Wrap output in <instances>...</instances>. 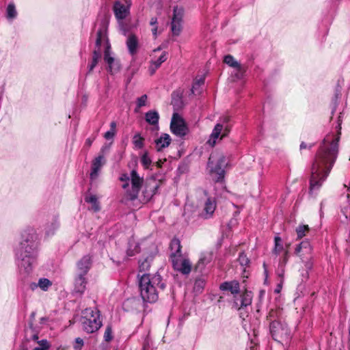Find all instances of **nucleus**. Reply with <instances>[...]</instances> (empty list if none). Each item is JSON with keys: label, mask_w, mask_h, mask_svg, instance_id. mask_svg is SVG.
<instances>
[{"label": "nucleus", "mask_w": 350, "mask_h": 350, "mask_svg": "<svg viewBox=\"0 0 350 350\" xmlns=\"http://www.w3.org/2000/svg\"><path fill=\"white\" fill-rule=\"evenodd\" d=\"M342 113H340L335 133H328L321 142L315 154L311 167L310 180V192L315 193L319 190L328 177L337 159L341 135Z\"/></svg>", "instance_id": "nucleus-1"}, {"label": "nucleus", "mask_w": 350, "mask_h": 350, "mask_svg": "<svg viewBox=\"0 0 350 350\" xmlns=\"http://www.w3.org/2000/svg\"><path fill=\"white\" fill-rule=\"evenodd\" d=\"M40 241L33 228H27L21 234V241L14 249L19 275L25 280L32 273L37 264Z\"/></svg>", "instance_id": "nucleus-2"}, {"label": "nucleus", "mask_w": 350, "mask_h": 350, "mask_svg": "<svg viewBox=\"0 0 350 350\" xmlns=\"http://www.w3.org/2000/svg\"><path fill=\"white\" fill-rule=\"evenodd\" d=\"M139 288L144 302L154 303L158 299L159 291L165 288V283L158 273L153 275L144 273L139 278Z\"/></svg>", "instance_id": "nucleus-3"}, {"label": "nucleus", "mask_w": 350, "mask_h": 350, "mask_svg": "<svg viewBox=\"0 0 350 350\" xmlns=\"http://www.w3.org/2000/svg\"><path fill=\"white\" fill-rule=\"evenodd\" d=\"M81 324L83 329L88 334L98 330L102 326L100 311L96 308H85L83 311Z\"/></svg>", "instance_id": "nucleus-4"}, {"label": "nucleus", "mask_w": 350, "mask_h": 350, "mask_svg": "<svg viewBox=\"0 0 350 350\" xmlns=\"http://www.w3.org/2000/svg\"><path fill=\"white\" fill-rule=\"evenodd\" d=\"M107 21L103 19L101 21L100 27L97 31L96 39V47L99 48L103 44L105 46L104 61L109 66L117 59L112 55L111 45L107 38Z\"/></svg>", "instance_id": "nucleus-5"}, {"label": "nucleus", "mask_w": 350, "mask_h": 350, "mask_svg": "<svg viewBox=\"0 0 350 350\" xmlns=\"http://www.w3.org/2000/svg\"><path fill=\"white\" fill-rule=\"evenodd\" d=\"M226 157L222 154L216 157L212 154L208 161V167L210 168V174L215 182H222L224 178V168L227 166Z\"/></svg>", "instance_id": "nucleus-6"}, {"label": "nucleus", "mask_w": 350, "mask_h": 350, "mask_svg": "<svg viewBox=\"0 0 350 350\" xmlns=\"http://www.w3.org/2000/svg\"><path fill=\"white\" fill-rule=\"evenodd\" d=\"M116 1L113 6V11L118 22L120 29L122 34L126 36L128 33L127 28L124 26L123 20L130 14V8L131 5V0Z\"/></svg>", "instance_id": "nucleus-7"}, {"label": "nucleus", "mask_w": 350, "mask_h": 350, "mask_svg": "<svg viewBox=\"0 0 350 350\" xmlns=\"http://www.w3.org/2000/svg\"><path fill=\"white\" fill-rule=\"evenodd\" d=\"M131 188L128 189L126 193V200H135L137 198L139 192L141 189L143 178H141L137 171L133 170L131 172Z\"/></svg>", "instance_id": "nucleus-8"}, {"label": "nucleus", "mask_w": 350, "mask_h": 350, "mask_svg": "<svg viewBox=\"0 0 350 350\" xmlns=\"http://www.w3.org/2000/svg\"><path fill=\"white\" fill-rule=\"evenodd\" d=\"M174 269L183 275H189L191 271V263L189 259L183 258L182 255L172 256L171 258Z\"/></svg>", "instance_id": "nucleus-9"}, {"label": "nucleus", "mask_w": 350, "mask_h": 350, "mask_svg": "<svg viewBox=\"0 0 350 350\" xmlns=\"http://www.w3.org/2000/svg\"><path fill=\"white\" fill-rule=\"evenodd\" d=\"M231 129V126L230 124H223L217 123L209 139L207 141V144L209 146H213L216 143V140L221 135V138L226 137L230 133Z\"/></svg>", "instance_id": "nucleus-10"}, {"label": "nucleus", "mask_w": 350, "mask_h": 350, "mask_svg": "<svg viewBox=\"0 0 350 350\" xmlns=\"http://www.w3.org/2000/svg\"><path fill=\"white\" fill-rule=\"evenodd\" d=\"M231 129V126L230 124H223L217 123L209 139L207 141V144L209 146H213L216 143V140L221 135V138L226 137L230 133Z\"/></svg>", "instance_id": "nucleus-11"}, {"label": "nucleus", "mask_w": 350, "mask_h": 350, "mask_svg": "<svg viewBox=\"0 0 350 350\" xmlns=\"http://www.w3.org/2000/svg\"><path fill=\"white\" fill-rule=\"evenodd\" d=\"M269 329L273 338L277 341H280L288 335V329L286 325L282 324L278 321L271 322Z\"/></svg>", "instance_id": "nucleus-12"}, {"label": "nucleus", "mask_w": 350, "mask_h": 350, "mask_svg": "<svg viewBox=\"0 0 350 350\" xmlns=\"http://www.w3.org/2000/svg\"><path fill=\"white\" fill-rule=\"evenodd\" d=\"M170 130L173 134L178 137H183L187 134V127L183 120L176 113L172 116Z\"/></svg>", "instance_id": "nucleus-13"}, {"label": "nucleus", "mask_w": 350, "mask_h": 350, "mask_svg": "<svg viewBox=\"0 0 350 350\" xmlns=\"http://www.w3.org/2000/svg\"><path fill=\"white\" fill-rule=\"evenodd\" d=\"M312 252V247L308 240H304L296 245L295 254L299 256L303 260L304 258L308 259Z\"/></svg>", "instance_id": "nucleus-14"}, {"label": "nucleus", "mask_w": 350, "mask_h": 350, "mask_svg": "<svg viewBox=\"0 0 350 350\" xmlns=\"http://www.w3.org/2000/svg\"><path fill=\"white\" fill-rule=\"evenodd\" d=\"M59 226L58 216L53 215L49 217L44 228L46 237L53 236Z\"/></svg>", "instance_id": "nucleus-15"}, {"label": "nucleus", "mask_w": 350, "mask_h": 350, "mask_svg": "<svg viewBox=\"0 0 350 350\" xmlns=\"http://www.w3.org/2000/svg\"><path fill=\"white\" fill-rule=\"evenodd\" d=\"M219 289L224 292H230L236 297L240 293V284L237 280L226 281L219 285Z\"/></svg>", "instance_id": "nucleus-16"}, {"label": "nucleus", "mask_w": 350, "mask_h": 350, "mask_svg": "<svg viewBox=\"0 0 350 350\" xmlns=\"http://www.w3.org/2000/svg\"><path fill=\"white\" fill-rule=\"evenodd\" d=\"M213 252H205L201 254L200 258L195 267L197 271L202 273L205 267L211 262L213 259Z\"/></svg>", "instance_id": "nucleus-17"}, {"label": "nucleus", "mask_w": 350, "mask_h": 350, "mask_svg": "<svg viewBox=\"0 0 350 350\" xmlns=\"http://www.w3.org/2000/svg\"><path fill=\"white\" fill-rule=\"evenodd\" d=\"M217 206L216 200L213 198H208L204 203V210L201 214L204 219H210L213 217Z\"/></svg>", "instance_id": "nucleus-18"}, {"label": "nucleus", "mask_w": 350, "mask_h": 350, "mask_svg": "<svg viewBox=\"0 0 350 350\" xmlns=\"http://www.w3.org/2000/svg\"><path fill=\"white\" fill-rule=\"evenodd\" d=\"M104 163L105 159L103 155H99L92 161V169L90 174L91 180H96L98 178L99 171Z\"/></svg>", "instance_id": "nucleus-19"}, {"label": "nucleus", "mask_w": 350, "mask_h": 350, "mask_svg": "<svg viewBox=\"0 0 350 350\" xmlns=\"http://www.w3.org/2000/svg\"><path fill=\"white\" fill-rule=\"evenodd\" d=\"M92 265V259L89 255L83 256L77 262V273L86 275Z\"/></svg>", "instance_id": "nucleus-20"}, {"label": "nucleus", "mask_w": 350, "mask_h": 350, "mask_svg": "<svg viewBox=\"0 0 350 350\" xmlns=\"http://www.w3.org/2000/svg\"><path fill=\"white\" fill-rule=\"evenodd\" d=\"M126 44L128 49V51L131 55H135L137 54L139 47V42L135 35H129L127 38Z\"/></svg>", "instance_id": "nucleus-21"}, {"label": "nucleus", "mask_w": 350, "mask_h": 350, "mask_svg": "<svg viewBox=\"0 0 350 350\" xmlns=\"http://www.w3.org/2000/svg\"><path fill=\"white\" fill-rule=\"evenodd\" d=\"M85 275L77 273V277L75 280V291L76 293L82 294L85 291L87 284Z\"/></svg>", "instance_id": "nucleus-22"}, {"label": "nucleus", "mask_w": 350, "mask_h": 350, "mask_svg": "<svg viewBox=\"0 0 350 350\" xmlns=\"http://www.w3.org/2000/svg\"><path fill=\"white\" fill-rule=\"evenodd\" d=\"M167 59V53L164 51L156 60H152L149 67V72L150 75L154 74L156 70L161 66V65L165 62Z\"/></svg>", "instance_id": "nucleus-23"}, {"label": "nucleus", "mask_w": 350, "mask_h": 350, "mask_svg": "<svg viewBox=\"0 0 350 350\" xmlns=\"http://www.w3.org/2000/svg\"><path fill=\"white\" fill-rule=\"evenodd\" d=\"M171 137L167 133H163L155 140L156 149L157 151H161L163 148H167L171 143Z\"/></svg>", "instance_id": "nucleus-24"}, {"label": "nucleus", "mask_w": 350, "mask_h": 350, "mask_svg": "<svg viewBox=\"0 0 350 350\" xmlns=\"http://www.w3.org/2000/svg\"><path fill=\"white\" fill-rule=\"evenodd\" d=\"M145 120L150 125L159 129V115L156 110H150L145 113Z\"/></svg>", "instance_id": "nucleus-25"}, {"label": "nucleus", "mask_w": 350, "mask_h": 350, "mask_svg": "<svg viewBox=\"0 0 350 350\" xmlns=\"http://www.w3.org/2000/svg\"><path fill=\"white\" fill-rule=\"evenodd\" d=\"M251 293L246 292L244 294L241 295V299L235 300L234 302V306L235 308L240 309L243 307H246L251 304L252 303V297Z\"/></svg>", "instance_id": "nucleus-26"}, {"label": "nucleus", "mask_w": 350, "mask_h": 350, "mask_svg": "<svg viewBox=\"0 0 350 350\" xmlns=\"http://www.w3.org/2000/svg\"><path fill=\"white\" fill-rule=\"evenodd\" d=\"M101 57L100 47L95 49L92 53V59L91 63L88 65V73H90L96 66Z\"/></svg>", "instance_id": "nucleus-27"}, {"label": "nucleus", "mask_w": 350, "mask_h": 350, "mask_svg": "<svg viewBox=\"0 0 350 350\" xmlns=\"http://www.w3.org/2000/svg\"><path fill=\"white\" fill-rule=\"evenodd\" d=\"M234 70L232 72V76L237 79H242L247 70V66L245 64H239V66L234 68Z\"/></svg>", "instance_id": "nucleus-28"}, {"label": "nucleus", "mask_w": 350, "mask_h": 350, "mask_svg": "<svg viewBox=\"0 0 350 350\" xmlns=\"http://www.w3.org/2000/svg\"><path fill=\"white\" fill-rule=\"evenodd\" d=\"M170 247L172 251L170 258H172V256L174 254L182 255L180 241L178 239H173L171 241Z\"/></svg>", "instance_id": "nucleus-29"}, {"label": "nucleus", "mask_w": 350, "mask_h": 350, "mask_svg": "<svg viewBox=\"0 0 350 350\" xmlns=\"http://www.w3.org/2000/svg\"><path fill=\"white\" fill-rule=\"evenodd\" d=\"M85 201L87 203L92 204V208L95 212L100 211V207L98 199L95 195L86 196L85 197Z\"/></svg>", "instance_id": "nucleus-30"}, {"label": "nucleus", "mask_w": 350, "mask_h": 350, "mask_svg": "<svg viewBox=\"0 0 350 350\" xmlns=\"http://www.w3.org/2000/svg\"><path fill=\"white\" fill-rule=\"evenodd\" d=\"M17 11L15 7V5L12 3H10L8 5L6 8V17L8 20L12 21L17 16Z\"/></svg>", "instance_id": "nucleus-31"}, {"label": "nucleus", "mask_w": 350, "mask_h": 350, "mask_svg": "<svg viewBox=\"0 0 350 350\" xmlns=\"http://www.w3.org/2000/svg\"><path fill=\"white\" fill-rule=\"evenodd\" d=\"M52 284V282L46 278H41L38 281V286H39V288L43 291H47Z\"/></svg>", "instance_id": "nucleus-32"}, {"label": "nucleus", "mask_w": 350, "mask_h": 350, "mask_svg": "<svg viewBox=\"0 0 350 350\" xmlns=\"http://www.w3.org/2000/svg\"><path fill=\"white\" fill-rule=\"evenodd\" d=\"M184 10L180 7H174L173 10V17L172 21L182 22Z\"/></svg>", "instance_id": "nucleus-33"}, {"label": "nucleus", "mask_w": 350, "mask_h": 350, "mask_svg": "<svg viewBox=\"0 0 350 350\" xmlns=\"http://www.w3.org/2000/svg\"><path fill=\"white\" fill-rule=\"evenodd\" d=\"M274 248L273 250V252L275 255H278L283 250V245L282 239L279 236H275L274 238Z\"/></svg>", "instance_id": "nucleus-34"}, {"label": "nucleus", "mask_w": 350, "mask_h": 350, "mask_svg": "<svg viewBox=\"0 0 350 350\" xmlns=\"http://www.w3.org/2000/svg\"><path fill=\"white\" fill-rule=\"evenodd\" d=\"M121 69V64L118 59H116L114 63H112L111 64L108 66V72L111 75H116L118 72H120Z\"/></svg>", "instance_id": "nucleus-35"}, {"label": "nucleus", "mask_w": 350, "mask_h": 350, "mask_svg": "<svg viewBox=\"0 0 350 350\" xmlns=\"http://www.w3.org/2000/svg\"><path fill=\"white\" fill-rule=\"evenodd\" d=\"M144 139L141 137V135L138 133L135 134V135L133 137V144H134L135 147L137 149H142L144 146Z\"/></svg>", "instance_id": "nucleus-36"}, {"label": "nucleus", "mask_w": 350, "mask_h": 350, "mask_svg": "<svg viewBox=\"0 0 350 350\" xmlns=\"http://www.w3.org/2000/svg\"><path fill=\"white\" fill-rule=\"evenodd\" d=\"M142 165L145 169H148L152 164V159L150 157L148 152H145L140 158Z\"/></svg>", "instance_id": "nucleus-37"}, {"label": "nucleus", "mask_w": 350, "mask_h": 350, "mask_svg": "<svg viewBox=\"0 0 350 350\" xmlns=\"http://www.w3.org/2000/svg\"><path fill=\"white\" fill-rule=\"evenodd\" d=\"M224 62L229 66L230 67L234 68L240 64L239 62H237L232 55H227L224 56Z\"/></svg>", "instance_id": "nucleus-38"}, {"label": "nucleus", "mask_w": 350, "mask_h": 350, "mask_svg": "<svg viewBox=\"0 0 350 350\" xmlns=\"http://www.w3.org/2000/svg\"><path fill=\"white\" fill-rule=\"evenodd\" d=\"M147 100L148 96L146 94H144L142 96L137 98L136 100V108L135 111L137 112L141 107L146 106L147 104Z\"/></svg>", "instance_id": "nucleus-39"}, {"label": "nucleus", "mask_w": 350, "mask_h": 350, "mask_svg": "<svg viewBox=\"0 0 350 350\" xmlns=\"http://www.w3.org/2000/svg\"><path fill=\"white\" fill-rule=\"evenodd\" d=\"M204 81L205 79L204 77H200V78H196L195 79L191 90L192 94H196V92L198 91V89L204 83Z\"/></svg>", "instance_id": "nucleus-40"}, {"label": "nucleus", "mask_w": 350, "mask_h": 350, "mask_svg": "<svg viewBox=\"0 0 350 350\" xmlns=\"http://www.w3.org/2000/svg\"><path fill=\"white\" fill-rule=\"evenodd\" d=\"M171 26L172 33L178 36L182 29V22L172 21Z\"/></svg>", "instance_id": "nucleus-41"}, {"label": "nucleus", "mask_w": 350, "mask_h": 350, "mask_svg": "<svg viewBox=\"0 0 350 350\" xmlns=\"http://www.w3.org/2000/svg\"><path fill=\"white\" fill-rule=\"evenodd\" d=\"M309 230L308 225H300L296 228L297 237L301 239L306 235V232Z\"/></svg>", "instance_id": "nucleus-42"}, {"label": "nucleus", "mask_w": 350, "mask_h": 350, "mask_svg": "<svg viewBox=\"0 0 350 350\" xmlns=\"http://www.w3.org/2000/svg\"><path fill=\"white\" fill-rule=\"evenodd\" d=\"M238 261L242 267H245L249 265L250 260L245 254L244 252H241L239 254Z\"/></svg>", "instance_id": "nucleus-43"}, {"label": "nucleus", "mask_w": 350, "mask_h": 350, "mask_svg": "<svg viewBox=\"0 0 350 350\" xmlns=\"http://www.w3.org/2000/svg\"><path fill=\"white\" fill-rule=\"evenodd\" d=\"M112 338L111 327L110 325H107L104 333V339L105 341L109 342L111 340Z\"/></svg>", "instance_id": "nucleus-44"}, {"label": "nucleus", "mask_w": 350, "mask_h": 350, "mask_svg": "<svg viewBox=\"0 0 350 350\" xmlns=\"http://www.w3.org/2000/svg\"><path fill=\"white\" fill-rule=\"evenodd\" d=\"M152 181L154 183V185L150 188V189H151L150 193L148 194L150 198L152 197L154 195H155V194H157L158 193V190H159V188L160 187L159 183H156L154 180H152Z\"/></svg>", "instance_id": "nucleus-45"}, {"label": "nucleus", "mask_w": 350, "mask_h": 350, "mask_svg": "<svg viewBox=\"0 0 350 350\" xmlns=\"http://www.w3.org/2000/svg\"><path fill=\"white\" fill-rule=\"evenodd\" d=\"M39 347H35L33 350H47L49 345L46 340L38 341Z\"/></svg>", "instance_id": "nucleus-46"}, {"label": "nucleus", "mask_w": 350, "mask_h": 350, "mask_svg": "<svg viewBox=\"0 0 350 350\" xmlns=\"http://www.w3.org/2000/svg\"><path fill=\"white\" fill-rule=\"evenodd\" d=\"M284 273H285L284 265H279L278 268L276 271V273H277L278 276L279 278H280V280H284Z\"/></svg>", "instance_id": "nucleus-47"}, {"label": "nucleus", "mask_w": 350, "mask_h": 350, "mask_svg": "<svg viewBox=\"0 0 350 350\" xmlns=\"http://www.w3.org/2000/svg\"><path fill=\"white\" fill-rule=\"evenodd\" d=\"M116 131H111V130H109L108 131H107L105 135H104V137L107 139V140H109V139H112L113 138V137L115 136L116 135Z\"/></svg>", "instance_id": "nucleus-48"}, {"label": "nucleus", "mask_w": 350, "mask_h": 350, "mask_svg": "<svg viewBox=\"0 0 350 350\" xmlns=\"http://www.w3.org/2000/svg\"><path fill=\"white\" fill-rule=\"evenodd\" d=\"M306 268L307 269V270L306 271L304 274L302 273V276L304 277L305 279L306 280L308 278V270H309L312 268V263L310 261H308L306 262Z\"/></svg>", "instance_id": "nucleus-49"}, {"label": "nucleus", "mask_w": 350, "mask_h": 350, "mask_svg": "<svg viewBox=\"0 0 350 350\" xmlns=\"http://www.w3.org/2000/svg\"><path fill=\"white\" fill-rule=\"evenodd\" d=\"M76 343L78 345L77 346H75V349H81L82 346L83 345V340L81 338H77L75 339Z\"/></svg>", "instance_id": "nucleus-50"}, {"label": "nucleus", "mask_w": 350, "mask_h": 350, "mask_svg": "<svg viewBox=\"0 0 350 350\" xmlns=\"http://www.w3.org/2000/svg\"><path fill=\"white\" fill-rule=\"evenodd\" d=\"M314 146V144H310L308 146L305 142H301L300 144V150L306 149V148H312Z\"/></svg>", "instance_id": "nucleus-51"}, {"label": "nucleus", "mask_w": 350, "mask_h": 350, "mask_svg": "<svg viewBox=\"0 0 350 350\" xmlns=\"http://www.w3.org/2000/svg\"><path fill=\"white\" fill-rule=\"evenodd\" d=\"M283 280H280V283L277 285L276 288L274 290L275 293H280L282 288Z\"/></svg>", "instance_id": "nucleus-52"}, {"label": "nucleus", "mask_w": 350, "mask_h": 350, "mask_svg": "<svg viewBox=\"0 0 350 350\" xmlns=\"http://www.w3.org/2000/svg\"><path fill=\"white\" fill-rule=\"evenodd\" d=\"M344 187L346 188V191H347L346 197L348 200H350V181H349L348 186H347L346 185H344Z\"/></svg>", "instance_id": "nucleus-53"}, {"label": "nucleus", "mask_w": 350, "mask_h": 350, "mask_svg": "<svg viewBox=\"0 0 350 350\" xmlns=\"http://www.w3.org/2000/svg\"><path fill=\"white\" fill-rule=\"evenodd\" d=\"M29 288L31 291H35L36 288H39V286H38V282H31L29 284Z\"/></svg>", "instance_id": "nucleus-54"}, {"label": "nucleus", "mask_w": 350, "mask_h": 350, "mask_svg": "<svg viewBox=\"0 0 350 350\" xmlns=\"http://www.w3.org/2000/svg\"><path fill=\"white\" fill-rule=\"evenodd\" d=\"M221 123L220 124H229V122H230V118L228 117V116H224L221 119Z\"/></svg>", "instance_id": "nucleus-55"}, {"label": "nucleus", "mask_w": 350, "mask_h": 350, "mask_svg": "<svg viewBox=\"0 0 350 350\" xmlns=\"http://www.w3.org/2000/svg\"><path fill=\"white\" fill-rule=\"evenodd\" d=\"M94 138H88L86 140H85V145L88 147H90L94 142Z\"/></svg>", "instance_id": "nucleus-56"}, {"label": "nucleus", "mask_w": 350, "mask_h": 350, "mask_svg": "<svg viewBox=\"0 0 350 350\" xmlns=\"http://www.w3.org/2000/svg\"><path fill=\"white\" fill-rule=\"evenodd\" d=\"M285 256L282 260V262H280L279 265H284V266L286 265L287 261H288V251H286L285 252Z\"/></svg>", "instance_id": "nucleus-57"}, {"label": "nucleus", "mask_w": 350, "mask_h": 350, "mask_svg": "<svg viewBox=\"0 0 350 350\" xmlns=\"http://www.w3.org/2000/svg\"><path fill=\"white\" fill-rule=\"evenodd\" d=\"M150 25L152 27L157 26V18L156 17L151 18Z\"/></svg>", "instance_id": "nucleus-58"}, {"label": "nucleus", "mask_w": 350, "mask_h": 350, "mask_svg": "<svg viewBox=\"0 0 350 350\" xmlns=\"http://www.w3.org/2000/svg\"><path fill=\"white\" fill-rule=\"evenodd\" d=\"M110 130L116 132V122L113 121L110 123Z\"/></svg>", "instance_id": "nucleus-59"}, {"label": "nucleus", "mask_w": 350, "mask_h": 350, "mask_svg": "<svg viewBox=\"0 0 350 350\" xmlns=\"http://www.w3.org/2000/svg\"><path fill=\"white\" fill-rule=\"evenodd\" d=\"M48 321H49V318L42 317L40 319V323L44 325V324H46Z\"/></svg>", "instance_id": "nucleus-60"}, {"label": "nucleus", "mask_w": 350, "mask_h": 350, "mask_svg": "<svg viewBox=\"0 0 350 350\" xmlns=\"http://www.w3.org/2000/svg\"><path fill=\"white\" fill-rule=\"evenodd\" d=\"M157 26H155V27H152V34L156 37L157 35Z\"/></svg>", "instance_id": "nucleus-61"}, {"label": "nucleus", "mask_w": 350, "mask_h": 350, "mask_svg": "<svg viewBox=\"0 0 350 350\" xmlns=\"http://www.w3.org/2000/svg\"><path fill=\"white\" fill-rule=\"evenodd\" d=\"M31 338H32V340H35V341L38 340V334H36V333L33 334L32 335V336H31Z\"/></svg>", "instance_id": "nucleus-62"}, {"label": "nucleus", "mask_w": 350, "mask_h": 350, "mask_svg": "<svg viewBox=\"0 0 350 350\" xmlns=\"http://www.w3.org/2000/svg\"><path fill=\"white\" fill-rule=\"evenodd\" d=\"M127 255L130 256H132L135 255V253L133 251H131L130 249H129L127 250Z\"/></svg>", "instance_id": "nucleus-63"}, {"label": "nucleus", "mask_w": 350, "mask_h": 350, "mask_svg": "<svg viewBox=\"0 0 350 350\" xmlns=\"http://www.w3.org/2000/svg\"><path fill=\"white\" fill-rule=\"evenodd\" d=\"M163 161H161V160H159V161H157L156 163V165L158 167H161L162 166V164H163Z\"/></svg>", "instance_id": "nucleus-64"}]
</instances>
